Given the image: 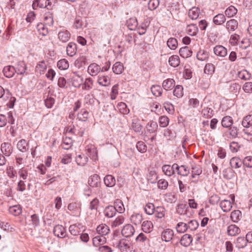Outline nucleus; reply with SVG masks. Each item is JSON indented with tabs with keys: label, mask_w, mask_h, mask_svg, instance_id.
I'll use <instances>...</instances> for the list:
<instances>
[{
	"label": "nucleus",
	"mask_w": 252,
	"mask_h": 252,
	"mask_svg": "<svg viewBox=\"0 0 252 252\" xmlns=\"http://www.w3.org/2000/svg\"><path fill=\"white\" fill-rule=\"evenodd\" d=\"M242 125L244 128V132L248 135H252V115L245 116L242 121Z\"/></svg>",
	"instance_id": "f257e3e1"
},
{
	"label": "nucleus",
	"mask_w": 252,
	"mask_h": 252,
	"mask_svg": "<svg viewBox=\"0 0 252 252\" xmlns=\"http://www.w3.org/2000/svg\"><path fill=\"white\" fill-rule=\"evenodd\" d=\"M50 3V0H35L32 3V6L33 9H36V7H39L50 9L51 5Z\"/></svg>",
	"instance_id": "f03ea898"
},
{
	"label": "nucleus",
	"mask_w": 252,
	"mask_h": 252,
	"mask_svg": "<svg viewBox=\"0 0 252 252\" xmlns=\"http://www.w3.org/2000/svg\"><path fill=\"white\" fill-rule=\"evenodd\" d=\"M70 32L66 30H62L59 32L58 34V38L60 42L62 43H66L70 38Z\"/></svg>",
	"instance_id": "7ed1b4c3"
},
{
	"label": "nucleus",
	"mask_w": 252,
	"mask_h": 252,
	"mask_svg": "<svg viewBox=\"0 0 252 252\" xmlns=\"http://www.w3.org/2000/svg\"><path fill=\"white\" fill-rule=\"evenodd\" d=\"M88 184L91 187L97 188L100 185L99 176L97 174L91 176L88 179Z\"/></svg>",
	"instance_id": "20e7f679"
},
{
	"label": "nucleus",
	"mask_w": 252,
	"mask_h": 252,
	"mask_svg": "<svg viewBox=\"0 0 252 252\" xmlns=\"http://www.w3.org/2000/svg\"><path fill=\"white\" fill-rule=\"evenodd\" d=\"M134 227L130 224L125 225L121 231L122 235L125 237H129L132 236L134 233Z\"/></svg>",
	"instance_id": "39448f33"
},
{
	"label": "nucleus",
	"mask_w": 252,
	"mask_h": 252,
	"mask_svg": "<svg viewBox=\"0 0 252 252\" xmlns=\"http://www.w3.org/2000/svg\"><path fill=\"white\" fill-rule=\"evenodd\" d=\"M54 234L59 238H64L66 236L65 229L61 225H56L54 228Z\"/></svg>",
	"instance_id": "423d86ee"
},
{
	"label": "nucleus",
	"mask_w": 252,
	"mask_h": 252,
	"mask_svg": "<svg viewBox=\"0 0 252 252\" xmlns=\"http://www.w3.org/2000/svg\"><path fill=\"white\" fill-rule=\"evenodd\" d=\"M214 54L220 57H224L227 54V49L222 45H217L214 48Z\"/></svg>",
	"instance_id": "0eeeda50"
},
{
	"label": "nucleus",
	"mask_w": 252,
	"mask_h": 252,
	"mask_svg": "<svg viewBox=\"0 0 252 252\" xmlns=\"http://www.w3.org/2000/svg\"><path fill=\"white\" fill-rule=\"evenodd\" d=\"M101 70V67L96 63L91 64L88 68V73L92 76H96Z\"/></svg>",
	"instance_id": "6e6552de"
},
{
	"label": "nucleus",
	"mask_w": 252,
	"mask_h": 252,
	"mask_svg": "<svg viewBox=\"0 0 252 252\" xmlns=\"http://www.w3.org/2000/svg\"><path fill=\"white\" fill-rule=\"evenodd\" d=\"M77 51V46L75 43L69 42L66 46V54L70 57L74 56Z\"/></svg>",
	"instance_id": "1a4fd4ad"
},
{
	"label": "nucleus",
	"mask_w": 252,
	"mask_h": 252,
	"mask_svg": "<svg viewBox=\"0 0 252 252\" xmlns=\"http://www.w3.org/2000/svg\"><path fill=\"white\" fill-rule=\"evenodd\" d=\"M225 27L229 32L234 31L238 27V22L235 19H231L226 22Z\"/></svg>",
	"instance_id": "9d476101"
},
{
	"label": "nucleus",
	"mask_w": 252,
	"mask_h": 252,
	"mask_svg": "<svg viewBox=\"0 0 252 252\" xmlns=\"http://www.w3.org/2000/svg\"><path fill=\"white\" fill-rule=\"evenodd\" d=\"M16 72V68L11 65L6 66L3 69V72L4 76L7 78L12 77Z\"/></svg>",
	"instance_id": "9b49d317"
},
{
	"label": "nucleus",
	"mask_w": 252,
	"mask_h": 252,
	"mask_svg": "<svg viewBox=\"0 0 252 252\" xmlns=\"http://www.w3.org/2000/svg\"><path fill=\"white\" fill-rule=\"evenodd\" d=\"M116 214V208L113 206H108L104 210V216L108 218L113 217Z\"/></svg>",
	"instance_id": "f8f14e48"
},
{
	"label": "nucleus",
	"mask_w": 252,
	"mask_h": 252,
	"mask_svg": "<svg viewBox=\"0 0 252 252\" xmlns=\"http://www.w3.org/2000/svg\"><path fill=\"white\" fill-rule=\"evenodd\" d=\"M200 14V9L196 7H193L189 10L188 16L192 20L197 19Z\"/></svg>",
	"instance_id": "ddd939ff"
},
{
	"label": "nucleus",
	"mask_w": 252,
	"mask_h": 252,
	"mask_svg": "<svg viewBox=\"0 0 252 252\" xmlns=\"http://www.w3.org/2000/svg\"><path fill=\"white\" fill-rule=\"evenodd\" d=\"M227 234L231 236H234L240 233V228L234 224H231L228 226Z\"/></svg>",
	"instance_id": "4468645a"
},
{
	"label": "nucleus",
	"mask_w": 252,
	"mask_h": 252,
	"mask_svg": "<svg viewBox=\"0 0 252 252\" xmlns=\"http://www.w3.org/2000/svg\"><path fill=\"white\" fill-rule=\"evenodd\" d=\"M174 235V232L172 230L167 229L163 231L161 234V238L162 240L166 242L170 241Z\"/></svg>",
	"instance_id": "2eb2a0df"
},
{
	"label": "nucleus",
	"mask_w": 252,
	"mask_h": 252,
	"mask_svg": "<svg viewBox=\"0 0 252 252\" xmlns=\"http://www.w3.org/2000/svg\"><path fill=\"white\" fill-rule=\"evenodd\" d=\"M104 183L108 187H113L116 184V180L111 175H107L104 178Z\"/></svg>",
	"instance_id": "dca6fc26"
},
{
	"label": "nucleus",
	"mask_w": 252,
	"mask_h": 252,
	"mask_svg": "<svg viewBox=\"0 0 252 252\" xmlns=\"http://www.w3.org/2000/svg\"><path fill=\"white\" fill-rule=\"evenodd\" d=\"M142 126L138 119H133L132 121L131 128L137 133H140L142 131Z\"/></svg>",
	"instance_id": "f3484780"
},
{
	"label": "nucleus",
	"mask_w": 252,
	"mask_h": 252,
	"mask_svg": "<svg viewBox=\"0 0 252 252\" xmlns=\"http://www.w3.org/2000/svg\"><path fill=\"white\" fill-rule=\"evenodd\" d=\"M192 241V238L191 235L188 234L184 235L180 240L181 244L184 247H188L190 245Z\"/></svg>",
	"instance_id": "a211bd4d"
},
{
	"label": "nucleus",
	"mask_w": 252,
	"mask_h": 252,
	"mask_svg": "<svg viewBox=\"0 0 252 252\" xmlns=\"http://www.w3.org/2000/svg\"><path fill=\"white\" fill-rule=\"evenodd\" d=\"M119 249L122 252H131L132 247L129 244L125 241H120L118 245Z\"/></svg>",
	"instance_id": "6ab92c4d"
},
{
	"label": "nucleus",
	"mask_w": 252,
	"mask_h": 252,
	"mask_svg": "<svg viewBox=\"0 0 252 252\" xmlns=\"http://www.w3.org/2000/svg\"><path fill=\"white\" fill-rule=\"evenodd\" d=\"M109 228L105 224H101L96 228V232L98 234L102 236L106 235L109 232Z\"/></svg>",
	"instance_id": "aec40b11"
},
{
	"label": "nucleus",
	"mask_w": 252,
	"mask_h": 252,
	"mask_svg": "<svg viewBox=\"0 0 252 252\" xmlns=\"http://www.w3.org/2000/svg\"><path fill=\"white\" fill-rule=\"evenodd\" d=\"M248 242L244 237H239L235 242L236 247L238 249L244 248L247 246Z\"/></svg>",
	"instance_id": "412c9836"
},
{
	"label": "nucleus",
	"mask_w": 252,
	"mask_h": 252,
	"mask_svg": "<svg viewBox=\"0 0 252 252\" xmlns=\"http://www.w3.org/2000/svg\"><path fill=\"white\" fill-rule=\"evenodd\" d=\"M2 153L6 156H9L12 153L11 145L9 143H4L1 145Z\"/></svg>",
	"instance_id": "4be33fe9"
},
{
	"label": "nucleus",
	"mask_w": 252,
	"mask_h": 252,
	"mask_svg": "<svg viewBox=\"0 0 252 252\" xmlns=\"http://www.w3.org/2000/svg\"><path fill=\"white\" fill-rule=\"evenodd\" d=\"M153 228V223L151 221H144L142 224V229L146 233H150Z\"/></svg>",
	"instance_id": "5701e85b"
},
{
	"label": "nucleus",
	"mask_w": 252,
	"mask_h": 252,
	"mask_svg": "<svg viewBox=\"0 0 252 252\" xmlns=\"http://www.w3.org/2000/svg\"><path fill=\"white\" fill-rule=\"evenodd\" d=\"M179 53L181 57L184 58L189 57L192 55V51L188 46H185L180 48Z\"/></svg>",
	"instance_id": "b1692460"
},
{
	"label": "nucleus",
	"mask_w": 252,
	"mask_h": 252,
	"mask_svg": "<svg viewBox=\"0 0 252 252\" xmlns=\"http://www.w3.org/2000/svg\"><path fill=\"white\" fill-rule=\"evenodd\" d=\"M243 164L241 159L238 157H233L230 160V165L232 168H240Z\"/></svg>",
	"instance_id": "393cba45"
},
{
	"label": "nucleus",
	"mask_w": 252,
	"mask_h": 252,
	"mask_svg": "<svg viewBox=\"0 0 252 252\" xmlns=\"http://www.w3.org/2000/svg\"><path fill=\"white\" fill-rule=\"evenodd\" d=\"M226 20L225 16L222 14H218L213 18V22L216 25H221Z\"/></svg>",
	"instance_id": "a878e982"
},
{
	"label": "nucleus",
	"mask_w": 252,
	"mask_h": 252,
	"mask_svg": "<svg viewBox=\"0 0 252 252\" xmlns=\"http://www.w3.org/2000/svg\"><path fill=\"white\" fill-rule=\"evenodd\" d=\"M126 24L130 30H135L138 25L137 19L135 18H131L127 20Z\"/></svg>",
	"instance_id": "bb28decb"
},
{
	"label": "nucleus",
	"mask_w": 252,
	"mask_h": 252,
	"mask_svg": "<svg viewBox=\"0 0 252 252\" xmlns=\"http://www.w3.org/2000/svg\"><path fill=\"white\" fill-rule=\"evenodd\" d=\"M88 161V158L86 155H79L76 158V162L78 165L84 166Z\"/></svg>",
	"instance_id": "cd10ccee"
},
{
	"label": "nucleus",
	"mask_w": 252,
	"mask_h": 252,
	"mask_svg": "<svg viewBox=\"0 0 252 252\" xmlns=\"http://www.w3.org/2000/svg\"><path fill=\"white\" fill-rule=\"evenodd\" d=\"M220 207L223 212H227L231 209L232 205L230 201L227 200H224L220 202Z\"/></svg>",
	"instance_id": "c85d7f7f"
},
{
	"label": "nucleus",
	"mask_w": 252,
	"mask_h": 252,
	"mask_svg": "<svg viewBox=\"0 0 252 252\" xmlns=\"http://www.w3.org/2000/svg\"><path fill=\"white\" fill-rule=\"evenodd\" d=\"M86 62L87 59L86 57L82 56L75 61L74 64L76 67L81 68L86 64Z\"/></svg>",
	"instance_id": "c756f323"
},
{
	"label": "nucleus",
	"mask_w": 252,
	"mask_h": 252,
	"mask_svg": "<svg viewBox=\"0 0 252 252\" xmlns=\"http://www.w3.org/2000/svg\"><path fill=\"white\" fill-rule=\"evenodd\" d=\"M147 179L151 184H155L158 179V176L155 171L152 170L148 172Z\"/></svg>",
	"instance_id": "7c9ffc66"
},
{
	"label": "nucleus",
	"mask_w": 252,
	"mask_h": 252,
	"mask_svg": "<svg viewBox=\"0 0 252 252\" xmlns=\"http://www.w3.org/2000/svg\"><path fill=\"white\" fill-rule=\"evenodd\" d=\"M158 127V126L157 122L152 121L147 124L146 126V128L148 132L153 133H155Z\"/></svg>",
	"instance_id": "2f4dec72"
},
{
	"label": "nucleus",
	"mask_w": 252,
	"mask_h": 252,
	"mask_svg": "<svg viewBox=\"0 0 252 252\" xmlns=\"http://www.w3.org/2000/svg\"><path fill=\"white\" fill-rule=\"evenodd\" d=\"M98 83L102 86H108L110 84V79L108 76H98Z\"/></svg>",
	"instance_id": "473e14b6"
},
{
	"label": "nucleus",
	"mask_w": 252,
	"mask_h": 252,
	"mask_svg": "<svg viewBox=\"0 0 252 252\" xmlns=\"http://www.w3.org/2000/svg\"><path fill=\"white\" fill-rule=\"evenodd\" d=\"M165 208L162 206H158L156 207L154 213L155 216L158 219H161L165 216Z\"/></svg>",
	"instance_id": "72a5a7b5"
},
{
	"label": "nucleus",
	"mask_w": 252,
	"mask_h": 252,
	"mask_svg": "<svg viewBox=\"0 0 252 252\" xmlns=\"http://www.w3.org/2000/svg\"><path fill=\"white\" fill-rule=\"evenodd\" d=\"M81 204L80 202H74L68 204L67 208L70 211H76L80 213L81 211Z\"/></svg>",
	"instance_id": "f704fd0d"
},
{
	"label": "nucleus",
	"mask_w": 252,
	"mask_h": 252,
	"mask_svg": "<svg viewBox=\"0 0 252 252\" xmlns=\"http://www.w3.org/2000/svg\"><path fill=\"white\" fill-rule=\"evenodd\" d=\"M196 57L199 61H206L209 58V54L205 50H200L197 52Z\"/></svg>",
	"instance_id": "c9c22d12"
},
{
	"label": "nucleus",
	"mask_w": 252,
	"mask_h": 252,
	"mask_svg": "<svg viewBox=\"0 0 252 252\" xmlns=\"http://www.w3.org/2000/svg\"><path fill=\"white\" fill-rule=\"evenodd\" d=\"M237 13V8L233 5L229 6L225 11V15L229 18L233 17Z\"/></svg>",
	"instance_id": "e433bc0d"
},
{
	"label": "nucleus",
	"mask_w": 252,
	"mask_h": 252,
	"mask_svg": "<svg viewBox=\"0 0 252 252\" xmlns=\"http://www.w3.org/2000/svg\"><path fill=\"white\" fill-rule=\"evenodd\" d=\"M231 219L233 222H237L242 218V213L239 210H235L231 212Z\"/></svg>",
	"instance_id": "4c0bfd02"
},
{
	"label": "nucleus",
	"mask_w": 252,
	"mask_h": 252,
	"mask_svg": "<svg viewBox=\"0 0 252 252\" xmlns=\"http://www.w3.org/2000/svg\"><path fill=\"white\" fill-rule=\"evenodd\" d=\"M113 72L117 74H120L124 70L123 64L120 62H116L113 66Z\"/></svg>",
	"instance_id": "58836bf2"
},
{
	"label": "nucleus",
	"mask_w": 252,
	"mask_h": 252,
	"mask_svg": "<svg viewBox=\"0 0 252 252\" xmlns=\"http://www.w3.org/2000/svg\"><path fill=\"white\" fill-rule=\"evenodd\" d=\"M233 124L232 118L230 116H225L221 121V125L224 127H229Z\"/></svg>",
	"instance_id": "ea45409f"
},
{
	"label": "nucleus",
	"mask_w": 252,
	"mask_h": 252,
	"mask_svg": "<svg viewBox=\"0 0 252 252\" xmlns=\"http://www.w3.org/2000/svg\"><path fill=\"white\" fill-rule=\"evenodd\" d=\"M130 220L133 224L135 225H137L141 223L142 220V216L139 214L132 215L131 216Z\"/></svg>",
	"instance_id": "a19ab883"
},
{
	"label": "nucleus",
	"mask_w": 252,
	"mask_h": 252,
	"mask_svg": "<svg viewBox=\"0 0 252 252\" xmlns=\"http://www.w3.org/2000/svg\"><path fill=\"white\" fill-rule=\"evenodd\" d=\"M169 64L173 67H176L180 63V59L178 56L173 55L170 57L168 60Z\"/></svg>",
	"instance_id": "79ce46f5"
},
{
	"label": "nucleus",
	"mask_w": 252,
	"mask_h": 252,
	"mask_svg": "<svg viewBox=\"0 0 252 252\" xmlns=\"http://www.w3.org/2000/svg\"><path fill=\"white\" fill-rule=\"evenodd\" d=\"M28 143L25 139H22L20 141H19L17 144V148L21 152H25L27 151L28 148Z\"/></svg>",
	"instance_id": "37998d69"
},
{
	"label": "nucleus",
	"mask_w": 252,
	"mask_h": 252,
	"mask_svg": "<svg viewBox=\"0 0 252 252\" xmlns=\"http://www.w3.org/2000/svg\"><path fill=\"white\" fill-rule=\"evenodd\" d=\"M187 32L189 35L194 36L198 32V27L194 24H190L188 26Z\"/></svg>",
	"instance_id": "c03bdc74"
},
{
	"label": "nucleus",
	"mask_w": 252,
	"mask_h": 252,
	"mask_svg": "<svg viewBox=\"0 0 252 252\" xmlns=\"http://www.w3.org/2000/svg\"><path fill=\"white\" fill-rule=\"evenodd\" d=\"M47 68V65L45 62H40L35 67V71L40 74L44 73Z\"/></svg>",
	"instance_id": "a18cd8bd"
},
{
	"label": "nucleus",
	"mask_w": 252,
	"mask_h": 252,
	"mask_svg": "<svg viewBox=\"0 0 252 252\" xmlns=\"http://www.w3.org/2000/svg\"><path fill=\"white\" fill-rule=\"evenodd\" d=\"M9 212L14 216H18L22 213V209L20 206L15 205L9 207Z\"/></svg>",
	"instance_id": "49530a36"
},
{
	"label": "nucleus",
	"mask_w": 252,
	"mask_h": 252,
	"mask_svg": "<svg viewBox=\"0 0 252 252\" xmlns=\"http://www.w3.org/2000/svg\"><path fill=\"white\" fill-rule=\"evenodd\" d=\"M86 156L89 157L93 160H95L97 159V152L94 148H88L87 150Z\"/></svg>",
	"instance_id": "de8ad7c7"
},
{
	"label": "nucleus",
	"mask_w": 252,
	"mask_h": 252,
	"mask_svg": "<svg viewBox=\"0 0 252 252\" xmlns=\"http://www.w3.org/2000/svg\"><path fill=\"white\" fill-rule=\"evenodd\" d=\"M238 76L242 80H247L251 78V74L247 70H242L238 72Z\"/></svg>",
	"instance_id": "09e8293b"
},
{
	"label": "nucleus",
	"mask_w": 252,
	"mask_h": 252,
	"mask_svg": "<svg viewBox=\"0 0 252 252\" xmlns=\"http://www.w3.org/2000/svg\"><path fill=\"white\" fill-rule=\"evenodd\" d=\"M156 207L152 203H148L146 204L144 210L145 213L149 215H152L154 213Z\"/></svg>",
	"instance_id": "8fccbe9b"
},
{
	"label": "nucleus",
	"mask_w": 252,
	"mask_h": 252,
	"mask_svg": "<svg viewBox=\"0 0 252 252\" xmlns=\"http://www.w3.org/2000/svg\"><path fill=\"white\" fill-rule=\"evenodd\" d=\"M57 66L61 70H65L68 68L69 63L66 60L62 59L58 62Z\"/></svg>",
	"instance_id": "3c124183"
},
{
	"label": "nucleus",
	"mask_w": 252,
	"mask_h": 252,
	"mask_svg": "<svg viewBox=\"0 0 252 252\" xmlns=\"http://www.w3.org/2000/svg\"><path fill=\"white\" fill-rule=\"evenodd\" d=\"M36 28L39 33L42 35L45 36L47 35L48 32L47 28L42 23L38 24Z\"/></svg>",
	"instance_id": "603ef678"
},
{
	"label": "nucleus",
	"mask_w": 252,
	"mask_h": 252,
	"mask_svg": "<svg viewBox=\"0 0 252 252\" xmlns=\"http://www.w3.org/2000/svg\"><path fill=\"white\" fill-rule=\"evenodd\" d=\"M176 228L178 232L184 233L189 229V227L188 224L180 222L177 224Z\"/></svg>",
	"instance_id": "864d4df0"
},
{
	"label": "nucleus",
	"mask_w": 252,
	"mask_h": 252,
	"mask_svg": "<svg viewBox=\"0 0 252 252\" xmlns=\"http://www.w3.org/2000/svg\"><path fill=\"white\" fill-rule=\"evenodd\" d=\"M162 86L164 90L167 91L168 89L172 88L174 86V80L172 79L164 80L163 82Z\"/></svg>",
	"instance_id": "5fc2aeb1"
},
{
	"label": "nucleus",
	"mask_w": 252,
	"mask_h": 252,
	"mask_svg": "<svg viewBox=\"0 0 252 252\" xmlns=\"http://www.w3.org/2000/svg\"><path fill=\"white\" fill-rule=\"evenodd\" d=\"M17 74H22L26 72V67L24 62H19L16 68Z\"/></svg>",
	"instance_id": "6e6d98bb"
},
{
	"label": "nucleus",
	"mask_w": 252,
	"mask_h": 252,
	"mask_svg": "<svg viewBox=\"0 0 252 252\" xmlns=\"http://www.w3.org/2000/svg\"><path fill=\"white\" fill-rule=\"evenodd\" d=\"M238 45H239V47L242 49H246L247 48L250 47L251 45V42L248 38H243L240 40L239 42L238 43Z\"/></svg>",
	"instance_id": "4d7b16f0"
},
{
	"label": "nucleus",
	"mask_w": 252,
	"mask_h": 252,
	"mask_svg": "<svg viewBox=\"0 0 252 252\" xmlns=\"http://www.w3.org/2000/svg\"><path fill=\"white\" fill-rule=\"evenodd\" d=\"M125 220L124 216L121 215L115 219V220L112 223L111 226L112 227H116L121 224H122Z\"/></svg>",
	"instance_id": "13d9d810"
},
{
	"label": "nucleus",
	"mask_w": 252,
	"mask_h": 252,
	"mask_svg": "<svg viewBox=\"0 0 252 252\" xmlns=\"http://www.w3.org/2000/svg\"><path fill=\"white\" fill-rule=\"evenodd\" d=\"M72 145V140L69 137H65L63 140V143L62 144L63 148L68 149Z\"/></svg>",
	"instance_id": "bf43d9fd"
},
{
	"label": "nucleus",
	"mask_w": 252,
	"mask_h": 252,
	"mask_svg": "<svg viewBox=\"0 0 252 252\" xmlns=\"http://www.w3.org/2000/svg\"><path fill=\"white\" fill-rule=\"evenodd\" d=\"M177 173L183 176H187L189 173V168L185 165H181L180 166Z\"/></svg>",
	"instance_id": "052dcab7"
},
{
	"label": "nucleus",
	"mask_w": 252,
	"mask_h": 252,
	"mask_svg": "<svg viewBox=\"0 0 252 252\" xmlns=\"http://www.w3.org/2000/svg\"><path fill=\"white\" fill-rule=\"evenodd\" d=\"M167 45L171 49L174 50L178 45L177 40L175 38H170L167 41Z\"/></svg>",
	"instance_id": "680f3d73"
},
{
	"label": "nucleus",
	"mask_w": 252,
	"mask_h": 252,
	"mask_svg": "<svg viewBox=\"0 0 252 252\" xmlns=\"http://www.w3.org/2000/svg\"><path fill=\"white\" fill-rule=\"evenodd\" d=\"M215 65L211 63H207L204 67V72L208 74H212L215 72Z\"/></svg>",
	"instance_id": "e2e57ef3"
},
{
	"label": "nucleus",
	"mask_w": 252,
	"mask_h": 252,
	"mask_svg": "<svg viewBox=\"0 0 252 252\" xmlns=\"http://www.w3.org/2000/svg\"><path fill=\"white\" fill-rule=\"evenodd\" d=\"M89 116V112L85 110H82L80 113L78 114V118L82 121H86Z\"/></svg>",
	"instance_id": "0e129e2a"
},
{
	"label": "nucleus",
	"mask_w": 252,
	"mask_h": 252,
	"mask_svg": "<svg viewBox=\"0 0 252 252\" xmlns=\"http://www.w3.org/2000/svg\"><path fill=\"white\" fill-rule=\"evenodd\" d=\"M152 94H162V89L159 85H153L151 88Z\"/></svg>",
	"instance_id": "69168bd1"
},
{
	"label": "nucleus",
	"mask_w": 252,
	"mask_h": 252,
	"mask_svg": "<svg viewBox=\"0 0 252 252\" xmlns=\"http://www.w3.org/2000/svg\"><path fill=\"white\" fill-rule=\"evenodd\" d=\"M162 170L166 176H171L173 175V170L170 165H164L162 167Z\"/></svg>",
	"instance_id": "338daca9"
},
{
	"label": "nucleus",
	"mask_w": 252,
	"mask_h": 252,
	"mask_svg": "<svg viewBox=\"0 0 252 252\" xmlns=\"http://www.w3.org/2000/svg\"><path fill=\"white\" fill-rule=\"evenodd\" d=\"M168 186V182L165 179H160L158 182V188L161 189H166Z\"/></svg>",
	"instance_id": "774afa93"
}]
</instances>
